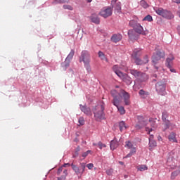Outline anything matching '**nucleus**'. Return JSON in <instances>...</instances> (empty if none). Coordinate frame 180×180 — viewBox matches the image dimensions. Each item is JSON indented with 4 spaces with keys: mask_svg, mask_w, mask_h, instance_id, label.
Wrapping results in <instances>:
<instances>
[{
    "mask_svg": "<svg viewBox=\"0 0 180 180\" xmlns=\"http://www.w3.org/2000/svg\"><path fill=\"white\" fill-rule=\"evenodd\" d=\"M111 95L113 98L112 105H114V106H119L122 98L126 106H129V105H130V94L124 89H121L120 93L116 90H112L111 91Z\"/></svg>",
    "mask_w": 180,
    "mask_h": 180,
    "instance_id": "f257e3e1",
    "label": "nucleus"
},
{
    "mask_svg": "<svg viewBox=\"0 0 180 180\" xmlns=\"http://www.w3.org/2000/svg\"><path fill=\"white\" fill-rule=\"evenodd\" d=\"M92 112L94 115L95 120L98 122L99 120H105L106 117L105 115V105L98 104L92 108Z\"/></svg>",
    "mask_w": 180,
    "mask_h": 180,
    "instance_id": "f03ea898",
    "label": "nucleus"
},
{
    "mask_svg": "<svg viewBox=\"0 0 180 180\" xmlns=\"http://www.w3.org/2000/svg\"><path fill=\"white\" fill-rule=\"evenodd\" d=\"M62 167L63 168H65L66 167H72V171H74L75 174H76L77 176H82V175H84V173L85 172V169L86 168V163H80V167H78L77 165H74V163H65L62 165Z\"/></svg>",
    "mask_w": 180,
    "mask_h": 180,
    "instance_id": "7ed1b4c3",
    "label": "nucleus"
},
{
    "mask_svg": "<svg viewBox=\"0 0 180 180\" xmlns=\"http://www.w3.org/2000/svg\"><path fill=\"white\" fill-rule=\"evenodd\" d=\"M153 11L159 16H162L164 19H167V20H171L175 18L171 11L164 9L162 7H153Z\"/></svg>",
    "mask_w": 180,
    "mask_h": 180,
    "instance_id": "20e7f679",
    "label": "nucleus"
},
{
    "mask_svg": "<svg viewBox=\"0 0 180 180\" xmlns=\"http://www.w3.org/2000/svg\"><path fill=\"white\" fill-rule=\"evenodd\" d=\"M155 89L158 95L165 96L167 95V83L162 80H160L155 84Z\"/></svg>",
    "mask_w": 180,
    "mask_h": 180,
    "instance_id": "39448f33",
    "label": "nucleus"
},
{
    "mask_svg": "<svg viewBox=\"0 0 180 180\" xmlns=\"http://www.w3.org/2000/svg\"><path fill=\"white\" fill-rule=\"evenodd\" d=\"M138 122L135 125V129L136 130H141L143 127H146L148 124V120L143 115H138L137 116Z\"/></svg>",
    "mask_w": 180,
    "mask_h": 180,
    "instance_id": "423d86ee",
    "label": "nucleus"
},
{
    "mask_svg": "<svg viewBox=\"0 0 180 180\" xmlns=\"http://www.w3.org/2000/svg\"><path fill=\"white\" fill-rule=\"evenodd\" d=\"M168 117H169V114L167 111H163L162 112V120L163 123H165V130H167V129H169L171 127V121L168 120Z\"/></svg>",
    "mask_w": 180,
    "mask_h": 180,
    "instance_id": "0eeeda50",
    "label": "nucleus"
},
{
    "mask_svg": "<svg viewBox=\"0 0 180 180\" xmlns=\"http://www.w3.org/2000/svg\"><path fill=\"white\" fill-rule=\"evenodd\" d=\"M127 34L129 37V41H131L132 43L137 41V40H139V37H140V34L136 33V31L133 29L128 30Z\"/></svg>",
    "mask_w": 180,
    "mask_h": 180,
    "instance_id": "6e6552de",
    "label": "nucleus"
},
{
    "mask_svg": "<svg viewBox=\"0 0 180 180\" xmlns=\"http://www.w3.org/2000/svg\"><path fill=\"white\" fill-rule=\"evenodd\" d=\"M79 60V63H86L87 61L91 62V54H89V51L86 50L82 51Z\"/></svg>",
    "mask_w": 180,
    "mask_h": 180,
    "instance_id": "1a4fd4ad",
    "label": "nucleus"
},
{
    "mask_svg": "<svg viewBox=\"0 0 180 180\" xmlns=\"http://www.w3.org/2000/svg\"><path fill=\"white\" fill-rule=\"evenodd\" d=\"M165 56V53L161 51H157L155 53L153 54L152 56V63L153 64H158V61H160V59L163 58V57Z\"/></svg>",
    "mask_w": 180,
    "mask_h": 180,
    "instance_id": "9d476101",
    "label": "nucleus"
},
{
    "mask_svg": "<svg viewBox=\"0 0 180 180\" xmlns=\"http://www.w3.org/2000/svg\"><path fill=\"white\" fill-rule=\"evenodd\" d=\"M113 13L112 8L107 7L106 8L101 10L99 13V15L106 19V18H109V16H112V13Z\"/></svg>",
    "mask_w": 180,
    "mask_h": 180,
    "instance_id": "9b49d317",
    "label": "nucleus"
},
{
    "mask_svg": "<svg viewBox=\"0 0 180 180\" xmlns=\"http://www.w3.org/2000/svg\"><path fill=\"white\" fill-rule=\"evenodd\" d=\"M79 109L81 112H83V113H84V115H86V116H92V110H91V108L86 105V104H84V105L82 104H80Z\"/></svg>",
    "mask_w": 180,
    "mask_h": 180,
    "instance_id": "f8f14e48",
    "label": "nucleus"
},
{
    "mask_svg": "<svg viewBox=\"0 0 180 180\" xmlns=\"http://www.w3.org/2000/svg\"><path fill=\"white\" fill-rule=\"evenodd\" d=\"M175 60V58L172 57V58H167L166 59V63L165 65L167 68H169L170 72H174V74L176 73V70L174 68H172V61Z\"/></svg>",
    "mask_w": 180,
    "mask_h": 180,
    "instance_id": "ddd939ff",
    "label": "nucleus"
},
{
    "mask_svg": "<svg viewBox=\"0 0 180 180\" xmlns=\"http://www.w3.org/2000/svg\"><path fill=\"white\" fill-rule=\"evenodd\" d=\"M121 79H122L123 82H125L127 85H131V83L133 82V79L130 76H129L126 73H122L121 76L119 77Z\"/></svg>",
    "mask_w": 180,
    "mask_h": 180,
    "instance_id": "4468645a",
    "label": "nucleus"
},
{
    "mask_svg": "<svg viewBox=\"0 0 180 180\" xmlns=\"http://www.w3.org/2000/svg\"><path fill=\"white\" fill-rule=\"evenodd\" d=\"M120 140H117V138L114 137V139L110 142V148L112 151L116 150L117 147H119V143Z\"/></svg>",
    "mask_w": 180,
    "mask_h": 180,
    "instance_id": "2eb2a0df",
    "label": "nucleus"
},
{
    "mask_svg": "<svg viewBox=\"0 0 180 180\" xmlns=\"http://www.w3.org/2000/svg\"><path fill=\"white\" fill-rule=\"evenodd\" d=\"M122 39H123V36L121 34H113L111 36L110 41L112 43H119Z\"/></svg>",
    "mask_w": 180,
    "mask_h": 180,
    "instance_id": "dca6fc26",
    "label": "nucleus"
},
{
    "mask_svg": "<svg viewBox=\"0 0 180 180\" xmlns=\"http://www.w3.org/2000/svg\"><path fill=\"white\" fill-rule=\"evenodd\" d=\"M89 19L92 23H95V25H99L101 23V18H99V16L97 15L96 13L91 14Z\"/></svg>",
    "mask_w": 180,
    "mask_h": 180,
    "instance_id": "f3484780",
    "label": "nucleus"
},
{
    "mask_svg": "<svg viewBox=\"0 0 180 180\" xmlns=\"http://www.w3.org/2000/svg\"><path fill=\"white\" fill-rule=\"evenodd\" d=\"M70 64H71V60L65 58V61L61 63L60 67L63 71H67V69L70 68Z\"/></svg>",
    "mask_w": 180,
    "mask_h": 180,
    "instance_id": "a211bd4d",
    "label": "nucleus"
},
{
    "mask_svg": "<svg viewBox=\"0 0 180 180\" xmlns=\"http://www.w3.org/2000/svg\"><path fill=\"white\" fill-rule=\"evenodd\" d=\"M137 79L139 81V82H146L148 80V75L141 72Z\"/></svg>",
    "mask_w": 180,
    "mask_h": 180,
    "instance_id": "6ab92c4d",
    "label": "nucleus"
},
{
    "mask_svg": "<svg viewBox=\"0 0 180 180\" xmlns=\"http://www.w3.org/2000/svg\"><path fill=\"white\" fill-rule=\"evenodd\" d=\"M139 95L142 99H147L150 93L147 91H144V89H141L139 91Z\"/></svg>",
    "mask_w": 180,
    "mask_h": 180,
    "instance_id": "aec40b11",
    "label": "nucleus"
},
{
    "mask_svg": "<svg viewBox=\"0 0 180 180\" xmlns=\"http://www.w3.org/2000/svg\"><path fill=\"white\" fill-rule=\"evenodd\" d=\"M129 72L136 79H138L139 77H140V75L141 74V71H139V70H137L136 69H130L129 70Z\"/></svg>",
    "mask_w": 180,
    "mask_h": 180,
    "instance_id": "412c9836",
    "label": "nucleus"
},
{
    "mask_svg": "<svg viewBox=\"0 0 180 180\" xmlns=\"http://www.w3.org/2000/svg\"><path fill=\"white\" fill-rule=\"evenodd\" d=\"M112 71H114L115 74L117 75V77H122L123 72L119 70V66L117 65H115L112 66Z\"/></svg>",
    "mask_w": 180,
    "mask_h": 180,
    "instance_id": "4be33fe9",
    "label": "nucleus"
},
{
    "mask_svg": "<svg viewBox=\"0 0 180 180\" xmlns=\"http://www.w3.org/2000/svg\"><path fill=\"white\" fill-rule=\"evenodd\" d=\"M141 49H134L133 53L131 55L132 58H138L141 56Z\"/></svg>",
    "mask_w": 180,
    "mask_h": 180,
    "instance_id": "5701e85b",
    "label": "nucleus"
},
{
    "mask_svg": "<svg viewBox=\"0 0 180 180\" xmlns=\"http://www.w3.org/2000/svg\"><path fill=\"white\" fill-rule=\"evenodd\" d=\"M132 30H134L139 34H141V32L144 30V28H143V26L139 23L134 29H132Z\"/></svg>",
    "mask_w": 180,
    "mask_h": 180,
    "instance_id": "b1692460",
    "label": "nucleus"
},
{
    "mask_svg": "<svg viewBox=\"0 0 180 180\" xmlns=\"http://www.w3.org/2000/svg\"><path fill=\"white\" fill-rule=\"evenodd\" d=\"M168 139L169 140V141H172V143H176V134L174 132H172L169 136Z\"/></svg>",
    "mask_w": 180,
    "mask_h": 180,
    "instance_id": "393cba45",
    "label": "nucleus"
},
{
    "mask_svg": "<svg viewBox=\"0 0 180 180\" xmlns=\"http://www.w3.org/2000/svg\"><path fill=\"white\" fill-rule=\"evenodd\" d=\"M68 1L67 0H53L52 1V5H63V4H67Z\"/></svg>",
    "mask_w": 180,
    "mask_h": 180,
    "instance_id": "a878e982",
    "label": "nucleus"
},
{
    "mask_svg": "<svg viewBox=\"0 0 180 180\" xmlns=\"http://www.w3.org/2000/svg\"><path fill=\"white\" fill-rule=\"evenodd\" d=\"M133 60L136 65H144V61L140 58H134Z\"/></svg>",
    "mask_w": 180,
    "mask_h": 180,
    "instance_id": "bb28decb",
    "label": "nucleus"
},
{
    "mask_svg": "<svg viewBox=\"0 0 180 180\" xmlns=\"http://www.w3.org/2000/svg\"><path fill=\"white\" fill-rule=\"evenodd\" d=\"M119 127L120 131H123L124 130H126L127 129V127H126V123L124 121H121L119 122Z\"/></svg>",
    "mask_w": 180,
    "mask_h": 180,
    "instance_id": "cd10ccee",
    "label": "nucleus"
},
{
    "mask_svg": "<svg viewBox=\"0 0 180 180\" xmlns=\"http://www.w3.org/2000/svg\"><path fill=\"white\" fill-rule=\"evenodd\" d=\"M75 54V50L71 49L70 52L66 57V60H69L70 61H71V60H72V58H74Z\"/></svg>",
    "mask_w": 180,
    "mask_h": 180,
    "instance_id": "c85d7f7f",
    "label": "nucleus"
},
{
    "mask_svg": "<svg viewBox=\"0 0 180 180\" xmlns=\"http://www.w3.org/2000/svg\"><path fill=\"white\" fill-rule=\"evenodd\" d=\"M115 10L117 11L118 13H122V3L120 1L116 3Z\"/></svg>",
    "mask_w": 180,
    "mask_h": 180,
    "instance_id": "c756f323",
    "label": "nucleus"
},
{
    "mask_svg": "<svg viewBox=\"0 0 180 180\" xmlns=\"http://www.w3.org/2000/svg\"><path fill=\"white\" fill-rule=\"evenodd\" d=\"M148 146L150 147L149 150H152L157 146V141L155 140L149 141Z\"/></svg>",
    "mask_w": 180,
    "mask_h": 180,
    "instance_id": "7c9ffc66",
    "label": "nucleus"
},
{
    "mask_svg": "<svg viewBox=\"0 0 180 180\" xmlns=\"http://www.w3.org/2000/svg\"><path fill=\"white\" fill-rule=\"evenodd\" d=\"M89 63L91 62H84V68L86 70L88 74H89V72H91V65L89 64Z\"/></svg>",
    "mask_w": 180,
    "mask_h": 180,
    "instance_id": "2f4dec72",
    "label": "nucleus"
},
{
    "mask_svg": "<svg viewBox=\"0 0 180 180\" xmlns=\"http://www.w3.org/2000/svg\"><path fill=\"white\" fill-rule=\"evenodd\" d=\"M139 24V22H137V20H131L129 22V26H130V27H133V29H134V27Z\"/></svg>",
    "mask_w": 180,
    "mask_h": 180,
    "instance_id": "473e14b6",
    "label": "nucleus"
},
{
    "mask_svg": "<svg viewBox=\"0 0 180 180\" xmlns=\"http://www.w3.org/2000/svg\"><path fill=\"white\" fill-rule=\"evenodd\" d=\"M180 174V170H175L174 172H172L171 174V179L174 180L178 175Z\"/></svg>",
    "mask_w": 180,
    "mask_h": 180,
    "instance_id": "72a5a7b5",
    "label": "nucleus"
},
{
    "mask_svg": "<svg viewBox=\"0 0 180 180\" xmlns=\"http://www.w3.org/2000/svg\"><path fill=\"white\" fill-rule=\"evenodd\" d=\"M64 175H62L60 177H58V180H65L67 178V175H68V170H63Z\"/></svg>",
    "mask_w": 180,
    "mask_h": 180,
    "instance_id": "f704fd0d",
    "label": "nucleus"
},
{
    "mask_svg": "<svg viewBox=\"0 0 180 180\" xmlns=\"http://www.w3.org/2000/svg\"><path fill=\"white\" fill-rule=\"evenodd\" d=\"M136 148H133L124 158H130L134 154H136Z\"/></svg>",
    "mask_w": 180,
    "mask_h": 180,
    "instance_id": "c9c22d12",
    "label": "nucleus"
},
{
    "mask_svg": "<svg viewBox=\"0 0 180 180\" xmlns=\"http://www.w3.org/2000/svg\"><path fill=\"white\" fill-rule=\"evenodd\" d=\"M116 108L118 110V112L120 113V115H124V113H126V110H124V107L123 106H116Z\"/></svg>",
    "mask_w": 180,
    "mask_h": 180,
    "instance_id": "e433bc0d",
    "label": "nucleus"
},
{
    "mask_svg": "<svg viewBox=\"0 0 180 180\" xmlns=\"http://www.w3.org/2000/svg\"><path fill=\"white\" fill-rule=\"evenodd\" d=\"M141 4V6H142V8H144V9H147V8H148V4L146 3V0H141L140 1Z\"/></svg>",
    "mask_w": 180,
    "mask_h": 180,
    "instance_id": "4c0bfd02",
    "label": "nucleus"
},
{
    "mask_svg": "<svg viewBox=\"0 0 180 180\" xmlns=\"http://www.w3.org/2000/svg\"><path fill=\"white\" fill-rule=\"evenodd\" d=\"M143 21H147V22H153V16H151V15H148L144 17V18L143 19Z\"/></svg>",
    "mask_w": 180,
    "mask_h": 180,
    "instance_id": "58836bf2",
    "label": "nucleus"
},
{
    "mask_svg": "<svg viewBox=\"0 0 180 180\" xmlns=\"http://www.w3.org/2000/svg\"><path fill=\"white\" fill-rule=\"evenodd\" d=\"M78 123H79V126H84V124H85V120L84 119L83 117H80L78 119Z\"/></svg>",
    "mask_w": 180,
    "mask_h": 180,
    "instance_id": "ea45409f",
    "label": "nucleus"
},
{
    "mask_svg": "<svg viewBox=\"0 0 180 180\" xmlns=\"http://www.w3.org/2000/svg\"><path fill=\"white\" fill-rule=\"evenodd\" d=\"M125 147H127L130 150V148H133V143L130 141H127L125 142Z\"/></svg>",
    "mask_w": 180,
    "mask_h": 180,
    "instance_id": "a19ab883",
    "label": "nucleus"
},
{
    "mask_svg": "<svg viewBox=\"0 0 180 180\" xmlns=\"http://www.w3.org/2000/svg\"><path fill=\"white\" fill-rule=\"evenodd\" d=\"M148 169V167H147V166L146 165H141L140 167H138V171H147Z\"/></svg>",
    "mask_w": 180,
    "mask_h": 180,
    "instance_id": "79ce46f5",
    "label": "nucleus"
},
{
    "mask_svg": "<svg viewBox=\"0 0 180 180\" xmlns=\"http://www.w3.org/2000/svg\"><path fill=\"white\" fill-rule=\"evenodd\" d=\"M106 174L108 176H112L113 175V169L110 168L106 170Z\"/></svg>",
    "mask_w": 180,
    "mask_h": 180,
    "instance_id": "37998d69",
    "label": "nucleus"
},
{
    "mask_svg": "<svg viewBox=\"0 0 180 180\" xmlns=\"http://www.w3.org/2000/svg\"><path fill=\"white\" fill-rule=\"evenodd\" d=\"M63 9H68V11H74V8L70 5H63Z\"/></svg>",
    "mask_w": 180,
    "mask_h": 180,
    "instance_id": "c03bdc74",
    "label": "nucleus"
},
{
    "mask_svg": "<svg viewBox=\"0 0 180 180\" xmlns=\"http://www.w3.org/2000/svg\"><path fill=\"white\" fill-rule=\"evenodd\" d=\"M98 146L99 147L100 150H102L103 148H105L106 144L102 143V141H98Z\"/></svg>",
    "mask_w": 180,
    "mask_h": 180,
    "instance_id": "a18cd8bd",
    "label": "nucleus"
},
{
    "mask_svg": "<svg viewBox=\"0 0 180 180\" xmlns=\"http://www.w3.org/2000/svg\"><path fill=\"white\" fill-rule=\"evenodd\" d=\"M98 57H100V58H101V60H105V53H103V52H102L101 51H99L98 53Z\"/></svg>",
    "mask_w": 180,
    "mask_h": 180,
    "instance_id": "49530a36",
    "label": "nucleus"
},
{
    "mask_svg": "<svg viewBox=\"0 0 180 180\" xmlns=\"http://www.w3.org/2000/svg\"><path fill=\"white\" fill-rule=\"evenodd\" d=\"M89 154H91V150H89L86 152H84L82 155V157H83L84 158H86V157H88Z\"/></svg>",
    "mask_w": 180,
    "mask_h": 180,
    "instance_id": "de8ad7c7",
    "label": "nucleus"
},
{
    "mask_svg": "<svg viewBox=\"0 0 180 180\" xmlns=\"http://www.w3.org/2000/svg\"><path fill=\"white\" fill-rule=\"evenodd\" d=\"M143 61V65L144 64H147V63H148L149 60H148V56H145L143 58V60H142Z\"/></svg>",
    "mask_w": 180,
    "mask_h": 180,
    "instance_id": "09e8293b",
    "label": "nucleus"
},
{
    "mask_svg": "<svg viewBox=\"0 0 180 180\" xmlns=\"http://www.w3.org/2000/svg\"><path fill=\"white\" fill-rule=\"evenodd\" d=\"M86 167H88V169H92V168H94V163H89Z\"/></svg>",
    "mask_w": 180,
    "mask_h": 180,
    "instance_id": "8fccbe9b",
    "label": "nucleus"
},
{
    "mask_svg": "<svg viewBox=\"0 0 180 180\" xmlns=\"http://www.w3.org/2000/svg\"><path fill=\"white\" fill-rule=\"evenodd\" d=\"M63 166L60 167L57 171V175H60L63 172Z\"/></svg>",
    "mask_w": 180,
    "mask_h": 180,
    "instance_id": "3c124183",
    "label": "nucleus"
},
{
    "mask_svg": "<svg viewBox=\"0 0 180 180\" xmlns=\"http://www.w3.org/2000/svg\"><path fill=\"white\" fill-rule=\"evenodd\" d=\"M78 155H79V153L78 151H75V154L72 155V158H77V157H78Z\"/></svg>",
    "mask_w": 180,
    "mask_h": 180,
    "instance_id": "603ef678",
    "label": "nucleus"
},
{
    "mask_svg": "<svg viewBox=\"0 0 180 180\" xmlns=\"http://www.w3.org/2000/svg\"><path fill=\"white\" fill-rule=\"evenodd\" d=\"M141 34H142L143 36H147V34H148V31H141Z\"/></svg>",
    "mask_w": 180,
    "mask_h": 180,
    "instance_id": "864d4df0",
    "label": "nucleus"
},
{
    "mask_svg": "<svg viewBox=\"0 0 180 180\" xmlns=\"http://www.w3.org/2000/svg\"><path fill=\"white\" fill-rule=\"evenodd\" d=\"M149 122H151L152 127L155 128V121H151V119H150Z\"/></svg>",
    "mask_w": 180,
    "mask_h": 180,
    "instance_id": "5fc2aeb1",
    "label": "nucleus"
},
{
    "mask_svg": "<svg viewBox=\"0 0 180 180\" xmlns=\"http://www.w3.org/2000/svg\"><path fill=\"white\" fill-rule=\"evenodd\" d=\"M148 140H149V141H153V140H154V135H153V134L150 135V137H149Z\"/></svg>",
    "mask_w": 180,
    "mask_h": 180,
    "instance_id": "6e6d98bb",
    "label": "nucleus"
},
{
    "mask_svg": "<svg viewBox=\"0 0 180 180\" xmlns=\"http://www.w3.org/2000/svg\"><path fill=\"white\" fill-rule=\"evenodd\" d=\"M81 150V148L79 146H77L75 151H77V153H79Z\"/></svg>",
    "mask_w": 180,
    "mask_h": 180,
    "instance_id": "4d7b16f0",
    "label": "nucleus"
},
{
    "mask_svg": "<svg viewBox=\"0 0 180 180\" xmlns=\"http://www.w3.org/2000/svg\"><path fill=\"white\" fill-rule=\"evenodd\" d=\"M177 31L179 32V34H180V25L177 26Z\"/></svg>",
    "mask_w": 180,
    "mask_h": 180,
    "instance_id": "13d9d810",
    "label": "nucleus"
},
{
    "mask_svg": "<svg viewBox=\"0 0 180 180\" xmlns=\"http://www.w3.org/2000/svg\"><path fill=\"white\" fill-rule=\"evenodd\" d=\"M175 4H180V0H173Z\"/></svg>",
    "mask_w": 180,
    "mask_h": 180,
    "instance_id": "bf43d9fd",
    "label": "nucleus"
},
{
    "mask_svg": "<svg viewBox=\"0 0 180 180\" xmlns=\"http://www.w3.org/2000/svg\"><path fill=\"white\" fill-rule=\"evenodd\" d=\"M151 131H153V128H150L149 129V131H148V134H150V133H151Z\"/></svg>",
    "mask_w": 180,
    "mask_h": 180,
    "instance_id": "052dcab7",
    "label": "nucleus"
},
{
    "mask_svg": "<svg viewBox=\"0 0 180 180\" xmlns=\"http://www.w3.org/2000/svg\"><path fill=\"white\" fill-rule=\"evenodd\" d=\"M119 164H120V165H124V162H119Z\"/></svg>",
    "mask_w": 180,
    "mask_h": 180,
    "instance_id": "680f3d73",
    "label": "nucleus"
},
{
    "mask_svg": "<svg viewBox=\"0 0 180 180\" xmlns=\"http://www.w3.org/2000/svg\"><path fill=\"white\" fill-rule=\"evenodd\" d=\"M116 1H117V0H112L111 2H112V4H113V3H114V4H116Z\"/></svg>",
    "mask_w": 180,
    "mask_h": 180,
    "instance_id": "e2e57ef3",
    "label": "nucleus"
},
{
    "mask_svg": "<svg viewBox=\"0 0 180 180\" xmlns=\"http://www.w3.org/2000/svg\"><path fill=\"white\" fill-rule=\"evenodd\" d=\"M158 140H161V136H159L158 137Z\"/></svg>",
    "mask_w": 180,
    "mask_h": 180,
    "instance_id": "0e129e2a",
    "label": "nucleus"
},
{
    "mask_svg": "<svg viewBox=\"0 0 180 180\" xmlns=\"http://www.w3.org/2000/svg\"><path fill=\"white\" fill-rule=\"evenodd\" d=\"M124 177L126 179L127 178H128V176L127 175H124Z\"/></svg>",
    "mask_w": 180,
    "mask_h": 180,
    "instance_id": "69168bd1",
    "label": "nucleus"
},
{
    "mask_svg": "<svg viewBox=\"0 0 180 180\" xmlns=\"http://www.w3.org/2000/svg\"><path fill=\"white\" fill-rule=\"evenodd\" d=\"M86 1H87V2H89V3L92 2V0H86Z\"/></svg>",
    "mask_w": 180,
    "mask_h": 180,
    "instance_id": "338daca9",
    "label": "nucleus"
},
{
    "mask_svg": "<svg viewBox=\"0 0 180 180\" xmlns=\"http://www.w3.org/2000/svg\"><path fill=\"white\" fill-rule=\"evenodd\" d=\"M155 70H158V67L155 65Z\"/></svg>",
    "mask_w": 180,
    "mask_h": 180,
    "instance_id": "774afa93",
    "label": "nucleus"
}]
</instances>
